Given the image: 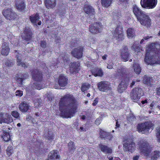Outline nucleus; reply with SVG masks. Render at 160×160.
Here are the masks:
<instances>
[{"label":"nucleus","instance_id":"obj_1","mask_svg":"<svg viewBox=\"0 0 160 160\" xmlns=\"http://www.w3.org/2000/svg\"><path fill=\"white\" fill-rule=\"evenodd\" d=\"M77 103L72 94H67L61 97L59 102L60 116L67 118L73 117L77 112Z\"/></svg>","mask_w":160,"mask_h":160},{"label":"nucleus","instance_id":"obj_2","mask_svg":"<svg viewBox=\"0 0 160 160\" xmlns=\"http://www.w3.org/2000/svg\"><path fill=\"white\" fill-rule=\"evenodd\" d=\"M144 59L148 65L160 63V42H156L148 45Z\"/></svg>","mask_w":160,"mask_h":160},{"label":"nucleus","instance_id":"obj_3","mask_svg":"<svg viewBox=\"0 0 160 160\" xmlns=\"http://www.w3.org/2000/svg\"><path fill=\"white\" fill-rule=\"evenodd\" d=\"M31 73L32 78L35 82L32 85L33 87L38 90L43 88L44 86L43 72L39 69H35L32 71Z\"/></svg>","mask_w":160,"mask_h":160},{"label":"nucleus","instance_id":"obj_4","mask_svg":"<svg viewBox=\"0 0 160 160\" xmlns=\"http://www.w3.org/2000/svg\"><path fill=\"white\" fill-rule=\"evenodd\" d=\"M138 145L141 152L144 155L148 156L150 151L148 148V144L147 141L144 139H141L138 143Z\"/></svg>","mask_w":160,"mask_h":160},{"label":"nucleus","instance_id":"obj_5","mask_svg":"<svg viewBox=\"0 0 160 160\" xmlns=\"http://www.w3.org/2000/svg\"><path fill=\"white\" fill-rule=\"evenodd\" d=\"M153 126V125L151 122H147L138 124L137 129L139 132L145 134L148 133L150 129Z\"/></svg>","mask_w":160,"mask_h":160},{"label":"nucleus","instance_id":"obj_6","mask_svg":"<svg viewBox=\"0 0 160 160\" xmlns=\"http://www.w3.org/2000/svg\"><path fill=\"white\" fill-rule=\"evenodd\" d=\"M143 95L142 88L138 87L133 88L131 93V97L133 102H137L139 101L141 97Z\"/></svg>","mask_w":160,"mask_h":160},{"label":"nucleus","instance_id":"obj_7","mask_svg":"<svg viewBox=\"0 0 160 160\" xmlns=\"http://www.w3.org/2000/svg\"><path fill=\"white\" fill-rule=\"evenodd\" d=\"M102 25L100 22H95L89 26V31L92 34H95L102 32Z\"/></svg>","mask_w":160,"mask_h":160},{"label":"nucleus","instance_id":"obj_8","mask_svg":"<svg viewBox=\"0 0 160 160\" xmlns=\"http://www.w3.org/2000/svg\"><path fill=\"white\" fill-rule=\"evenodd\" d=\"M158 0H141L140 4L142 8L148 9L154 8L156 6Z\"/></svg>","mask_w":160,"mask_h":160},{"label":"nucleus","instance_id":"obj_9","mask_svg":"<svg viewBox=\"0 0 160 160\" xmlns=\"http://www.w3.org/2000/svg\"><path fill=\"white\" fill-rule=\"evenodd\" d=\"M113 37L118 41H122L124 39L123 28L122 27L118 26L112 32Z\"/></svg>","mask_w":160,"mask_h":160},{"label":"nucleus","instance_id":"obj_10","mask_svg":"<svg viewBox=\"0 0 160 160\" xmlns=\"http://www.w3.org/2000/svg\"><path fill=\"white\" fill-rule=\"evenodd\" d=\"M33 32L30 28L26 27L24 28L22 38L26 42L31 41L33 37Z\"/></svg>","mask_w":160,"mask_h":160},{"label":"nucleus","instance_id":"obj_11","mask_svg":"<svg viewBox=\"0 0 160 160\" xmlns=\"http://www.w3.org/2000/svg\"><path fill=\"white\" fill-rule=\"evenodd\" d=\"M2 14L6 18L9 20H14L18 17L15 12H13L11 8L4 9Z\"/></svg>","mask_w":160,"mask_h":160},{"label":"nucleus","instance_id":"obj_12","mask_svg":"<svg viewBox=\"0 0 160 160\" xmlns=\"http://www.w3.org/2000/svg\"><path fill=\"white\" fill-rule=\"evenodd\" d=\"M97 87L99 90L102 92H107L111 89L110 83L106 81H102L98 82Z\"/></svg>","mask_w":160,"mask_h":160},{"label":"nucleus","instance_id":"obj_13","mask_svg":"<svg viewBox=\"0 0 160 160\" xmlns=\"http://www.w3.org/2000/svg\"><path fill=\"white\" fill-rule=\"evenodd\" d=\"M84 48L83 46H79L73 49L71 52V54L74 57L80 59L83 56Z\"/></svg>","mask_w":160,"mask_h":160},{"label":"nucleus","instance_id":"obj_14","mask_svg":"<svg viewBox=\"0 0 160 160\" xmlns=\"http://www.w3.org/2000/svg\"><path fill=\"white\" fill-rule=\"evenodd\" d=\"M80 62L78 61L71 62L69 65V71L71 74L78 73L80 70Z\"/></svg>","mask_w":160,"mask_h":160},{"label":"nucleus","instance_id":"obj_15","mask_svg":"<svg viewBox=\"0 0 160 160\" xmlns=\"http://www.w3.org/2000/svg\"><path fill=\"white\" fill-rule=\"evenodd\" d=\"M138 20L142 25L148 27H150L151 24V20L149 16L145 13Z\"/></svg>","mask_w":160,"mask_h":160},{"label":"nucleus","instance_id":"obj_16","mask_svg":"<svg viewBox=\"0 0 160 160\" xmlns=\"http://www.w3.org/2000/svg\"><path fill=\"white\" fill-rule=\"evenodd\" d=\"M13 121L11 115L8 113H0V123H6L9 124Z\"/></svg>","mask_w":160,"mask_h":160},{"label":"nucleus","instance_id":"obj_17","mask_svg":"<svg viewBox=\"0 0 160 160\" xmlns=\"http://www.w3.org/2000/svg\"><path fill=\"white\" fill-rule=\"evenodd\" d=\"M33 140H32V148H29L30 151L32 150V149L33 150V152H35V151H38L40 152L42 150V148H40L41 145L43 144V142L42 140L39 141L37 139L36 141L34 142H33Z\"/></svg>","mask_w":160,"mask_h":160},{"label":"nucleus","instance_id":"obj_18","mask_svg":"<svg viewBox=\"0 0 160 160\" xmlns=\"http://www.w3.org/2000/svg\"><path fill=\"white\" fill-rule=\"evenodd\" d=\"M121 55L122 59L124 62L128 61L129 58L130 53L128 51V48L127 46H124L121 50Z\"/></svg>","mask_w":160,"mask_h":160},{"label":"nucleus","instance_id":"obj_19","mask_svg":"<svg viewBox=\"0 0 160 160\" xmlns=\"http://www.w3.org/2000/svg\"><path fill=\"white\" fill-rule=\"evenodd\" d=\"M123 147L126 151H129L132 152L135 149V143L131 140L130 141H127L123 143Z\"/></svg>","mask_w":160,"mask_h":160},{"label":"nucleus","instance_id":"obj_20","mask_svg":"<svg viewBox=\"0 0 160 160\" xmlns=\"http://www.w3.org/2000/svg\"><path fill=\"white\" fill-rule=\"evenodd\" d=\"M10 51V48L9 47L8 43L4 41L2 43L1 49V54L3 56H7Z\"/></svg>","mask_w":160,"mask_h":160},{"label":"nucleus","instance_id":"obj_21","mask_svg":"<svg viewBox=\"0 0 160 160\" xmlns=\"http://www.w3.org/2000/svg\"><path fill=\"white\" fill-rule=\"evenodd\" d=\"M68 79L66 76L63 74H61L58 78V82L59 85L64 87L68 83Z\"/></svg>","mask_w":160,"mask_h":160},{"label":"nucleus","instance_id":"obj_22","mask_svg":"<svg viewBox=\"0 0 160 160\" xmlns=\"http://www.w3.org/2000/svg\"><path fill=\"white\" fill-rule=\"evenodd\" d=\"M57 150H53L50 152L48 155V158L46 160H56L59 159L60 156Z\"/></svg>","mask_w":160,"mask_h":160},{"label":"nucleus","instance_id":"obj_23","mask_svg":"<svg viewBox=\"0 0 160 160\" xmlns=\"http://www.w3.org/2000/svg\"><path fill=\"white\" fill-rule=\"evenodd\" d=\"M133 12L137 17L138 20L140 19V17L144 13V12L141 10L138 6L135 4L133 5L132 7Z\"/></svg>","mask_w":160,"mask_h":160},{"label":"nucleus","instance_id":"obj_24","mask_svg":"<svg viewBox=\"0 0 160 160\" xmlns=\"http://www.w3.org/2000/svg\"><path fill=\"white\" fill-rule=\"evenodd\" d=\"M15 5L16 8L20 11L24 10L26 7L23 0H15Z\"/></svg>","mask_w":160,"mask_h":160},{"label":"nucleus","instance_id":"obj_25","mask_svg":"<svg viewBox=\"0 0 160 160\" xmlns=\"http://www.w3.org/2000/svg\"><path fill=\"white\" fill-rule=\"evenodd\" d=\"M128 83V81H125V80H122L118 86V92L120 93L123 92L127 88Z\"/></svg>","mask_w":160,"mask_h":160},{"label":"nucleus","instance_id":"obj_26","mask_svg":"<svg viewBox=\"0 0 160 160\" xmlns=\"http://www.w3.org/2000/svg\"><path fill=\"white\" fill-rule=\"evenodd\" d=\"M99 134L100 138L104 140L108 139L110 140L113 137L110 133L104 131L102 129H100Z\"/></svg>","mask_w":160,"mask_h":160},{"label":"nucleus","instance_id":"obj_27","mask_svg":"<svg viewBox=\"0 0 160 160\" xmlns=\"http://www.w3.org/2000/svg\"><path fill=\"white\" fill-rule=\"evenodd\" d=\"M44 3L47 8L53 9L57 5V0H44Z\"/></svg>","mask_w":160,"mask_h":160},{"label":"nucleus","instance_id":"obj_28","mask_svg":"<svg viewBox=\"0 0 160 160\" xmlns=\"http://www.w3.org/2000/svg\"><path fill=\"white\" fill-rule=\"evenodd\" d=\"M92 75L95 77H102L103 75V72L101 68H95L91 70Z\"/></svg>","mask_w":160,"mask_h":160},{"label":"nucleus","instance_id":"obj_29","mask_svg":"<svg viewBox=\"0 0 160 160\" xmlns=\"http://www.w3.org/2000/svg\"><path fill=\"white\" fill-rule=\"evenodd\" d=\"M84 10L85 12L88 14L94 15L95 14L94 8L88 3L84 5Z\"/></svg>","mask_w":160,"mask_h":160},{"label":"nucleus","instance_id":"obj_30","mask_svg":"<svg viewBox=\"0 0 160 160\" xmlns=\"http://www.w3.org/2000/svg\"><path fill=\"white\" fill-rule=\"evenodd\" d=\"M99 146L101 151L105 154H111L112 152V149L107 145L100 144Z\"/></svg>","mask_w":160,"mask_h":160},{"label":"nucleus","instance_id":"obj_31","mask_svg":"<svg viewBox=\"0 0 160 160\" xmlns=\"http://www.w3.org/2000/svg\"><path fill=\"white\" fill-rule=\"evenodd\" d=\"M40 17L38 13H36L35 15L30 16L29 19L32 24L34 25H37V22L39 21Z\"/></svg>","mask_w":160,"mask_h":160},{"label":"nucleus","instance_id":"obj_32","mask_svg":"<svg viewBox=\"0 0 160 160\" xmlns=\"http://www.w3.org/2000/svg\"><path fill=\"white\" fill-rule=\"evenodd\" d=\"M30 106L29 104L24 102H22L19 105V109L22 112H26L29 109Z\"/></svg>","mask_w":160,"mask_h":160},{"label":"nucleus","instance_id":"obj_33","mask_svg":"<svg viewBox=\"0 0 160 160\" xmlns=\"http://www.w3.org/2000/svg\"><path fill=\"white\" fill-rule=\"evenodd\" d=\"M21 56L17 55V65L18 66H21L22 67L24 68H26L28 67V64L26 65L25 63L22 62Z\"/></svg>","mask_w":160,"mask_h":160},{"label":"nucleus","instance_id":"obj_34","mask_svg":"<svg viewBox=\"0 0 160 160\" xmlns=\"http://www.w3.org/2000/svg\"><path fill=\"white\" fill-rule=\"evenodd\" d=\"M2 138L5 142H7L11 140V136L9 132L4 131L1 136Z\"/></svg>","mask_w":160,"mask_h":160},{"label":"nucleus","instance_id":"obj_35","mask_svg":"<svg viewBox=\"0 0 160 160\" xmlns=\"http://www.w3.org/2000/svg\"><path fill=\"white\" fill-rule=\"evenodd\" d=\"M127 35L128 38H132L135 35V30L132 28H128L127 30Z\"/></svg>","mask_w":160,"mask_h":160},{"label":"nucleus","instance_id":"obj_36","mask_svg":"<svg viewBox=\"0 0 160 160\" xmlns=\"http://www.w3.org/2000/svg\"><path fill=\"white\" fill-rule=\"evenodd\" d=\"M134 72L137 74H139L141 71V68L139 64L137 63H134L133 64Z\"/></svg>","mask_w":160,"mask_h":160},{"label":"nucleus","instance_id":"obj_37","mask_svg":"<svg viewBox=\"0 0 160 160\" xmlns=\"http://www.w3.org/2000/svg\"><path fill=\"white\" fill-rule=\"evenodd\" d=\"M90 85L88 83L84 82L82 84L81 89L82 92H85L90 88Z\"/></svg>","mask_w":160,"mask_h":160},{"label":"nucleus","instance_id":"obj_38","mask_svg":"<svg viewBox=\"0 0 160 160\" xmlns=\"http://www.w3.org/2000/svg\"><path fill=\"white\" fill-rule=\"evenodd\" d=\"M152 79V78L150 76L145 75L143 77V82L144 84L150 86L151 84V81Z\"/></svg>","mask_w":160,"mask_h":160},{"label":"nucleus","instance_id":"obj_39","mask_svg":"<svg viewBox=\"0 0 160 160\" xmlns=\"http://www.w3.org/2000/svg\"><path fill=\"white\" fill-rule=\"evenodd\" d=\"M139 46L140 45L138 42H135L131 47L132 49L135 52L138 53L140 52V48Z\"/></svg>","mask_w":160,"mask_h":160},{"label":"nucleus","instance_id":"obj_40","mask_svg":"<svg viewBox=\"0 0 160 160\" xmlns=\"http://www.w3.org/2000/svg\"><path fill=\"white\" fill-rule=\"evenodd\" d=\"M126 69L122 68L117 69V71L116 72V74L122 77H124L126 74Z\"/></svg>","mask_w":160,"mask_h":160},{"label":"nucleus","instance_id":"obj_41","mask_svg":"<svg viewBox=\"0 0 160 160\" xmlns=\"http://www.w3.org/2000/svg\"><path fill=\"white\" fill-rule=\"evenodd\" d=\"M112 0H101V3L102 7L108 8L111 4Z\"/></svg>","mask_w":160,"mask_h":160},{"label":"nucleus","instance_id":"obj_42","mask_svg":"<svg viewBox=\"0 0 160 160\" xmlns=\"http://www.w3.org/2000/svg\"><path fill=\"white\" fill-rule=\"evenodd\" d=\"M160 156V152L158 151H155L152 152L151 155L152 160H157Z\"/></svg>","mask_w":160,"mask_h":160},{"label":"nucleus","instance_id":"obj_43","mask_svg":"<svg viewBox=\"0 0 160 160\" xmlns=\"http://www.w3.org/2000/svg\"><path fill=\"white\" fill-rule=\"evenodd\" d=\"M68 148L69 152H73L75 151L76 147L73 141H70L68 143Z\"/></svg>","mask_w":160,"mask_h":160},{"label":"nucleus","instance_id":"obj_44","mask_svg":"<svg viewBox=\"0 0 160 160\" xmlns=\"http://www.w3.org/2000/svg\"><path fill=\"white\" fill-rule=\"evenodd\" d=\"M13 148L11 146H8L7 147V148L6 149V153L7 155L9 157L13 153Z\"/></svg>","mask_w":160,"mask_h":160},{"label":"nucleus","instance_id":"obj_45","mask_svg":"<svg viewBox=\"0 0 160 160\" xmlns=\"http://www.w3.org/2000/svg\"><path fill=\"white\" fill-rule=\"evenodd\" d=\"M54 135L52 132H48L45 137L49 140H52L54 138Z\"/></svg>","mask_w":160,"mask_h":160},{"label":"nucleus","instance_id":"obj_46","mask_svg":"<svg viewBox=\"0 0 160 160\" xmlns=\"http://www.w3.org/2000/svg\"><path fill=\"white\" fill-rule=\"evenodd\" d=\"M16 79L18 84V86H21L22 85V82L24 80L23 78L21 77L20 78L16 77Z\"/></svg>","mask_w":160,"mask_h":160},{"label":"nucleus","instance_id":"obj_47","mask_svg":"<svg viewBox=\"0 0 160 160\" xmlns=\"http://www.w3.org/2000/svg\"><path fill=\"white\" fill-rule=\"evenodd\" d=\"M11 114L14 118H20L19 113L16 111H14L12 112Z\"/></svg>","mask_w":160,"mask_h":160},{"label":"nucleus","instance_id":"obj_48","mask_svg":"<svg viewBox=\"0 0 160 160\" xmlns=\"http://www.w3.org/2000/svg\"><path fill=\"white\" fill-rule=\"evenodd\" d=\"M62 58L64 63H69L70 59L69 58L68 55V54L64 55V56L62 57Z\"/></svg>","mask_w":160,"mask_h":160},{"label":"nucleus","instance_id":"obj_49","mask_svg":"<svg viewBox=\"0 0 160 160\" xmlns=\"http://www.w3.org/2000/svg\"><path fill=\"white\" fill-rule=\"evenodd\" d=\"M157 137L158 142H160V126L157 128Z\"/></svg>","mask_w":160,"mask_h":160},{"label":"nucleus","instance_id":"obj_50","mask_svg":"<svg viewBox=\"0 0 160 160\" xmlns=\"http://www.w3.org/2000/svg\"><path fill=\"white\" fill-rule=\"evenodd\" d=\"M5 65L7 67H11L13 66L14 63L11 61L8 60L6 62Z\"/></svg>","mask_w":160,"mask_h":160},{"label":"nucleus","instance_id":"obj_51","mask_svg":"<svg viewBox=\"0 0 160 160\" xmlns=\"http://www.w3.org/2000/svg\"><path fill=\"white\" fill-rule=\"evenodd\" d=\"M128 121L130 122L133 121L136 119L135 116L133 114H130L129 117L128 118Z\"/></svg>","mask_w":160,"mask_h":160},{"label":"nucleus","instance_id":"obj_52","mask_svg":"<svg viewBox=\"0 0 160 160\" xmlns=\"http://www.w3.org/2000/svg\"><path fill=\"white\" fill-rule=\"evenodd\" d=\"M15 93L16 96L20 97L22 96L23 93V92L21 90H17L16 91Z\"/></svg>","mask_w":160,"mask_h":160},{"label":"nucleus","instance_id":"obj_53","mask_svg":"<svg viewBox=\"0 0 160 160\" xmlns=\"http://www.w3.org/2000/svg\"><path fill=\"white\" fill-rule=\"evenodd\" d=\"M102 118L100 117L97 118L95 121V123L98 125H99L101 123L102 120Z\"/></svg>","mask_w":160,"mask_h":160},{"label":"nucleus","instance_id":"obj_54","mask_svg":"<svg viewBox=\"0 0 160 160\" xmlns=\"http://www.w3.org/2000/svg\"><path fill=\"white\" fill-rule=\"evenodd\" d=\"M47 43L45 41H41L40 43L41 47L43 48H45L46 47Z\"/></svg>","mask_w":160,"mask_h":160},{"label":"nucleus","instance_id":"obj_55","mask_svg":"<svg viewBox=\"0 0 160 160\" xmlns=\"http://www.w3.org/2000/svg\"><path fill=\"white\" fill-rule=\"evenodd\" d=\"M19 76H21V77H22L24 80L28 78V75L27 73H23L22 74L19 73Z\"/></svg>","mask_w":160,"mask_h":160},{"label":"nucleus","instance_id":"obj_56","mask_svg":"<svg viewBox=\"0 0 160 160\" xmlns=\"http://www.w3.org/2000/svg\"><path fill=\"white\" fill-rule=\"evenodd\" d=\"M98 102V98H96L93 101V102L92 103L93 106H95L97 104Z\"/></svg>","mask_w":160,"mask_h":160},{"label":"nucleus","instance_id":"obj_57","mask_svg":"<svg viewBox=\"0 0 160 160\" xmlns=\"http://www.w3.org/2000/svg\"><path fill=\"white\" fill-rule=\"evenodd\" d=\"M121 3L127 4L128 3L129 0H119Z\"/></svg>","mask_w":160,"mask_h":160},{"label":"nucleus","instance_id":"obj_58","mask_svg":"<svg viewBox=\"0 0 160 160\" xmlns=\"http://www.w3.org/2000/svg\"><path fill=\"white\" fill-rule=\"evenodd\" d=\"M156 91L157 95L160 96V87L156 88Z\"/></svg>","mask_w":160,"mask_h":160},{"label":"nucleus","instance_id":"obj_59","mask_svg":"<svg viewBox=\"0 0 160 160\" xmlns=\"http://www.w3.org/2000/svg\"><path fill=\"white\" fill-rule=\"evenodd\" d=\"M61 41L60 38L59 37H56L55 39V42H56L57 43H60Z\"/></svg>","mask_w":160,"mask_h":160},{"label":"nucleus","instance_id":"obj_60","mask_svg":"<svg viewBox=\"0 0 160 160\" xmlns=\"http://www.w3.org/2000/svg\"><path fill=\"white\" fill-rule=\"evenodd\" d=\"M116 127L115 128V129L117 128H119L120 126V124L119 123H118V119L116 120Z\"/></svg>","mask_w":160,"mask_h":160},{"label":"nucleus","instance_id":"obj_61","mask_svg":"<svg viewBox=\"0 0 160 160\" xmlns=\"http://www.w3.org/2000/svg\"><path fill=\"white\" fill-rule=\"evenodd\" d=\"M152 37V36H146L144 37H143V39H144V40H147L150 38H151Z\"/></svg>","mask_w":160,"mask_h":160},{"label":"nucleus","instance_id":"obj_62","mask_svg":"<svg viewBox=\"0 0 160 160\" xmlns=\"http://www.w3.org/2000/svg\"><path fill=\"white\" fill-rule=\"evenodd\" d=\"M107 68L109 69H112L113 68V66L111 64H108Z\"/></svg>","mask_w":160,"mask_h":160},{"label":"nucleus","instance_id":"obj_63","mask_svg":"<svg viewBox=\"0 0 160 160\" xmlns=\"http://www.w3.org/2000/svg\"><path fill=\"white\" fill-rule=\"evenodd\" d=\"M50 95L49 94H48V95H47V97L48 98V99L49 100H52V97H50Z\"/></svg>","mask_w":160,"mask_h":160},{"label":"nucleus","instance_id":"obj_64","mask_svg":"<svg viewBox=\"0 0 160 160\" xmlns=\"http://www.w3.org/2000/svg\"><path fill=\"white\" fill-rule=\"evenodd\" d=\"M139 157L138 155L135 156L133 157V160H138L139 158Z\"/></svg>","mask_w":160,"mask_h":160}]
</instances>
